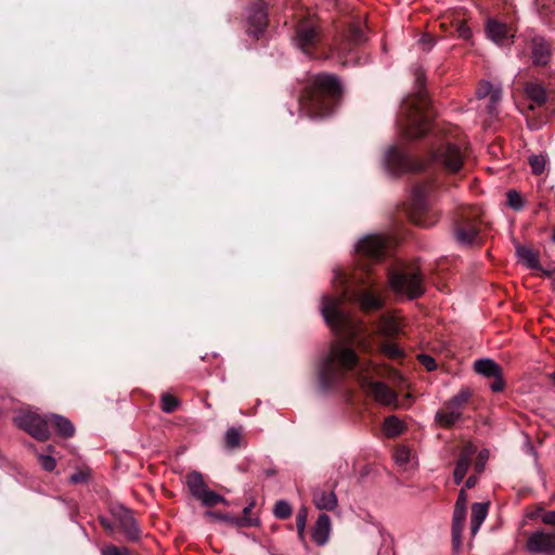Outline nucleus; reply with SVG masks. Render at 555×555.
I'll return each mask as SVG.
<instances>
[{
  "instance_id": "f257e3e1",
  "label": "nucleus",
  "mask_w": 555,
  "mask_h": 555,
  "mask_svg": "<svg viewBox=\"0 0 555 555\" xmlns=\"http://www.w3.org/2000/svg\"><path fill=\"white\" fill-rule=\"evenodd\" d=\"M357 366V380L361 390L367 397L382 405L397 404V393L385 383L373 380L374 376H379V369L371 361L359 363L354 350L340 341L332 346L328 356L322 362L320 367L321 382L325 386H330L343 378L345 371H350Z\"/></svg>"
},
{
  "instance_id": "f03ea898",
  "label": "nucleus",
  "mask_w": 555,
  "mask_h": 555,
  "mask_svg": "<svg viewBox=\"0 0 555 555\" xmlns=\"http://www.w3.org/2000/svg\"><path fill=\"white\" fill-rule=\"evenodd\" d=\"M414 76L418 90L403 101L398 118V127L406 138L423 137L429 130L435 116L430 102L423 90L425 83L423 70L417 68Z\"/></svg>"
},
{
  "instance_id": "7ed1b4c3",
  "label": "nucleus",
  "mask_w": 555,
  "mask_h": 555,
  "mask_svg": "<svg viewBox=\"0 0 555 555\" xmlns=\"http://www.w3.org/2000/svg\"><path fill=\"white\" fill-rule=\"evenodd\" d=\"M340 93L341 85L334 75H314L308 80L300 98V109L310 117L330 115Z\"/></svg>"
},
{
  "instance_id": "20e7f679",
  "label": "nucleus",
  "mask_w": 555,
  "mask_h": 555,
  "mask_svg": "<svg viewBox=\"0 0 555 555\" xmlns=\"http://www.w3.org/2000/svg\"><path fill=\"white\" fill-rule=\"evenodd\" d=\"M341 305L343 298L340 297H323L321 312L326 323L337 335L353 340L361 332V326L341 308Z\"/></svg>"
},
{
  "instance_id": "39448f33",
  "label": "nucleus",
  "mask_w": 555,
  "mask_h": 555,
  "mask_svg": "<svg viewBox=\"0 0 555 555\" xmlns=\"http://www.w3.org/2000/svg\"><path fill=\"white\" fill-rule=\"evenodd\" d=\"M481 211L478 207L463 208L454 225V236L461 245L478 243Z\"/></svg>"
},
{
  "instance_id": "423d86ee",
  "label": "nucleus",
  "mask_w": 555,
  "mask_h": 555,
  "mask_svg": "<svg viewBox=\"0 0 555 555\" xmlns=\"http://www.w3.org/2000/svg\"><path fill=\"white\" fill-rule=\"evenodd\" d=\"M389 285L398 295H405L411 299L424 293L423 278L417 269L403 272L389 271Z\"/></svg>"
},
{
  "instance_id": "0eeeda50",
  "label": "nucleus",
  "mask_w": 555,
  "mask_h": 555,
  "mask_svg": "<svg viewBox=\"0 0 555 555\" xmlns=\"http://www.w3.org/2000/svg\"><path fill=\"white\" fill-rule=\"evenodd\" d=\"M472 392L468 388H462L455 396L444 402L443 408L438 410L435 420L442 427H451L463 417V409L468 402Z\"/></svg>"
},
{
  "instance_id": "6e6552de",
  "label": "nucleus",
  "mask_w": 555,
  "mask_h": 555,
  "mask_svg": "<svg viewBox=\"0 0 555 555\" xmlns=\"http://www.w3.org/2000/svg\"><path fill=\"white\" fill-rule=\"evenodd\" d=\"M429 190L430 185L423 183L414 188L412 195L411 220L424 228H429L437 222L436 216L428 215L427 195Z\"/></svg>"
},
{
  "instance_id": "1a4fd4ad",
  "label": "nucleus",
  "mask_w": 555,
  "mask_h": 555,
  "mask_svg": "<svg viewBox=\"0 0 555 555\" xmlns=\"http://www.w3.org/2000/svg\"><path fill=\"white\" fill-rule=\"evenodd\" d=\"M186 486L191 494L204 506H215L219 503L228 504V501L220 494L208 489L204 482L202 474L192 472L186 475Z\"/></svg>"
},
{
  "instance_id": "9d476101",
  "label": "nucleus",
  "mask_w": 555,
  "mask_h": 555,
  "mask_svg": "<svg viewBox=\"0 0 555 555\" xmlns=\"http://www.w3.org/2000/svg\"><path fill=\"white\" fill-rule=\"evenodd\" d=\"M319 39V26L313 18L309 17L298 23L293 41L304 53L311 54Z\"/></svg>"
},
{
  "instance_id": "9b49d317",
  "label": "nucleus",
  "mask_w": 555,
  "mask_h": 555,
  "mask_svg": "<svg viewBox=\"0 0 555 555\" xmlns=\"http://www.w3.org/2000/svg\"><path fill=\"white\" fill-rule=\"evenodd\" d=\"M14 423L37 440L44 441L50 437L49 415L42 417L35 413H23L14 418Z\"/></svg>"
},
{
  "instance_id": "f8f14e48",
  "label": "nucleus",
  "mask_w": 555,
  "mask_h": 555,
  "mask_svg": "<svg viewBox=\"0 0 555 555\" xmlns=\"http://www.w3.org/2000/svg\"><path fill=\"white\" fill-rule=\"evenodd\" d=\"M435 158L447 171L454 173L462 168L464 155L456 145L448 143L438 149Z\"/></svg>"
},
{
  "instance_id": "ddd939ff",
  "label": "nucleus",
  "mask_w": 555,
  "mask_h": 555,
  "mask_svg": "<svg viewBox=\"0 0 555 555\" xmlns=\"http://www.w3.org/2000/svg\"><path fill=\"white\" fill-rule=\"evenodd\" d=\"M528 552L533 554H553L555 553V531H535L527 541Z\"/></svg>"
},
{
  "instance_id": "4468645a",
  "label": "nucleus",
  "mask_w": 555,
  "mask_h": 555,
  "mask_svg": "<svg viewBox=\"0 0 555 555\" xmlns=\"http://www.w3.org/2000/svg\"><path fill=\"white\" fill-rule=\"evenodd\" d=\"M388 246V238L383 235H367L363 237L357 245L358 253L374 258L380 259Z\"/></svg>"
},
{
  "instance_id": "2eb2a0df",
  "label": "nucleus",
  "mask_w": 555,
  "mask_h": 555,
  "mask_svg": "<svg viewBox=\"0 0 555 555\" xmlns=\"http://www.w3.org/2000/svg\"><path fill=\"white\" fill-rule=\"evenodd\" d=\"M486 31L488 37L496 44H507L514 38V31L507 25L491 20L487 23Z\"/></svg>"
},
{
  "instance_id": "dca6fc26",
  "label": "nucleus",
  "mask_w": 555,
  "mask_h": 555,
  "mask_svg": "<svg viewBox=\"0 0 555 555\" xmlns=\"http://www.w3.org/2000/svg\"><path fill=\"white\" fill-rule=\"evenodd\" d=\"M476 448L472 443H466L462 448L453 473L454 481L456 485H460L463 481L470 466L472 457L474 456Z\"/></svg>"
},
{
  "instance_id": "f3484780",
  "label": "nucleus",
  "mask_w": 555,
  "mask_h": 555,
  "mask_svg": "<svg viewBox=\"0 0 555 555\" xmlns=\"http://www.w3.org/2000/svg\"><path fill=\"white\" fill-rule=\"evenodd\" d=\"M552 56V47L543 37H534L531 46V57L535 65H546Z\"/></svg>"
},
{
  "instance_id": "a211bd4d",
  "label": "nucleus",
  "mask_w": 555,
  "mask_h": 555,
  "mask_svg": "<svg viewBox=\"0 0 555 555\" xmlns=\"http://www.w3.org/2000/svg\"><path fill=\"white\" fill-rule=\"evenodd\" d=\"M331 529L332 525L330 516L326 514H321L318 517L312 530L313 541L320 546L325 545L330 539Z\"/></svg>"
},
{
  "instance_id": "6ab92c4d",
  "label": "nucleus",
  "mask_w": 555,
  "mask_h": 555,
  "mask_svg": "<svg viewBox=\"0 0 555 555\" xmlns=\"http://www.w3.org/2000/svg\"><path fill=\"white\" fill-rule=\"evenodd\" d=\"M478 99H485L489 96L488 112L490 114L495 113L498 103L501 100L502 91L500 88H494L490 82H480L476 91Z\"/></svg>"
},
{
  "instance_id": "aec40b11",
  "label": "nucleus",
  "mask_w": 555,
  "mask_h": 555,
  "mask_svg": "<svg viewBox=\"0 0 555 555\" xmlns=\"http://www.w3.org/2000/svg\"><path fill=\"white\" fill-rule=\"evenodd\" d=\"M357 300L364 311H375L384 305L382 297L371 288L358 292Z\"/></svg>"
},
{
  "instance_id": "412c9836",
  "label": "nucleus",
  "mask_w": 555,
  "mask_h": 555,
  "mask_svg": "<svg viewBox=\"0 0 555 555\" xmlns=\"http://www.w3.org/2000/svg\"><path fill=\"white\" fill-rule=\"evenodd\" d=\"M366 37L361 21H354L349 25L348 31L345 34V43L340 48V52L345 53L348 51L347 44H362L365 42Z\"/></svg>"
},
{
  "instance_id": "4be33fe9",
  "label": "nucleus",
  "mask_w": 555,
  "mask_h": 555,
  "mask_svg": "<svg viewBox=\"0 0 555 555\" xmlns=\"http://www.w3.org/2000/svg\"><path fill=\"white\" fill-rule=\"evenodd\" d=\"M388 165L397 172L413 169L412 160L408 155L397 149H390L387 154Z\"/></svg>"
},
{
  "instance_id": "5701e85b",
  "label": "nucleus",
  "mask_w": 555,
  "mask_h": 555,
  "mask_svg": "<svg viewBox=\"0 0 555 555\" xmlns=\"http://www.w3.org/2000/svg\"><path fill=\"white\" fill-rule=\"evenodd\" d=\"M401 332V323L398 318L391 315H382L377 323L378 335L393 337Z\"/></svg>"
},
{
  "instance_id": "b1692460",
  "label": "nucleus",
  "mask_w": 555,
  "mask_h": 555,
  "mask_svg": "<svg viewBox=\"0 0 555 555\" xmlns=\"http://www.w3.org/2000/svg\"><path fill=\"white\" fill-rule=\"evenodd\" d=\"M313 503L319 509L333 511L337 506V498L333 490L315 489Z\"/></svg>"
},
{
  "instance_id": "393cba45",
  "label": "nucleus",
  "mask_w": 555,
  "mask_h": 555,
  "mask_svg": "<svg viewBox=\"0 0 555 555\" xmlns=\"http://www.w3.org/2000/svg\"><path fill=\"white\" fill-rule=\"evenodd\" d=\"M489 503H474L472 505L470 531L475 535L488 515Z\"/></svg>"
},
{
  "instance_id": "a878e982",
  "label": "nucleus",
  "mask_w": 555,
  "mask_h": 555,
  "mask_svg": "<svg viewBox=\"0 0 555 555\" xmlns=\"http://www.w3.org/2000/svg\"><path fill=\"white\" fill-rule=\"evenodd\" d=\"M525 92L527 96L532 101L529 105L530 109H534L535 106H541L546 101L545 89L537 82H528L525 86Z\"/></svg>"
},
{
  "instance_id": "bb28decb",
  "label": "nucleus",
  "mask_w": 555,
  "mask_h": 555,
  "mask_svg": "<svg viewBox=\"0 0 555 555\" xmlns=\"http://www.w3.org/2000/svg\"><path fill=\"white\" fill-rule=\"evenodd\" d=\"M49 425H52L57 434L64 438H70L75 434V427L72 422L62 415H49Z\"/></svg>"
},
{
  "instance_id": "cd10ccee",
  "label": "nucleus",
  "mask_w": 555,
  "mask_h": 555,
  "mask_svg": "<svg viewBox=\"0 0 555 555\" xmlns=\"http://www.w3.org/2000/svg\"><path fill=\"white\" fill-rule=\"evenodd\" d=\"M475 371L486 377H494L501 375V367L491 359H480L474 364Z\"/></svg>"
},
{
  "instance_id": "c85d7f7f",
  "label": "nucleus",
  "mask_w": 555,
  "mask_h": 555,
  "mask_svg": "<svg viewBox=\"0 0 555 555\" xmlns=\"http://www.w3.org/2000/svg\"><path fill=\"white\" fill-rule=\"evenodd\" d=\"M120 527L124 530V532L132 540H135L139 538L140 532L139 528L137 526V522L131 515L130 511L125 509L122 511L120 518H119Z\"/></svg>"
},
{
  "instance_id": "c756f323",
  "label": "nucleus",
  "mask_w": 555,
  "mask_h": 555,
  "mask_svg": "<svg viewBox=\"0 0 555 555\" xmlns=\"http://www.w3.org/2000/svg\"><path fill=\"white\" fill-rule=\"evenodd\" d=\"M516 254L520 262L527 266L530 269H541L538 258V253L534 250L525 247L517 246Z\"/></svg>"
},
{
  "instance_id": "7c9ffc66",
  "label": "nucleus",
  "mask_w": 555,
  "mask_h": 555,
  "mask_svg": "<svg viewBox=\"0 0 555 555\" xmlns=\"http://www.w3.org/2000/svg\"><path fill=\"white\" fill-rule=\"evenodd\" d=\"M383 430L387 437H397L403 430V422L397 416H388L384 421Z\"/></svg>"
},
{
  "instance_id": "2f4dec72",
  "label": "nucleus",
  "mask_w": 555,
  "mask_h": 555,
  "mask_svg": "<svg viewBox=\"0 0 555 555\" xmlns=\"http://www.w3.org/2000/svg\"><path fill=\"white\" fill-rule=\"evenodd\" d=\"M251 25L257 27V30H262L267 26V12L263 7H256L253 9L251 14L248 16Z\"/></svg>"
},
{
  "instance_id": "473e14b6",
  "label": "nucleus",
  "mask_w": 555,
  "mask_h": 555,
  "mask_svg": "<svg viewBox=\"0 0 555 555\" xmlns=\"http://www.w3.org/2000/svg\"><path fill=\"white\" fill-rule=\"evenodd\" d=\"M242 433L238 428L231 427L224 435V443L228 449H235L241 446Z\"/></svg>"
},
{
  "instance_id": "72a5a7b5",
  "label": "nucleus",
  "mask_w": 555,
  "mask_h": 555,
  "mask_svg": "<svg viewBox=\"0 0 555 555\" xmlns=\"http://www.w3.org/2000/svg\"><path fill=\"white\" fill-rule=\"evenodd\" d=\"M180 401L171 393L164 392L160 397V409L165 413H172L178 409Z\"/></svg>"
},
{
  "instance_id": "f704fd0d",
  "label": "nucleus",
  "mask_w": 555,
  "mask_h": 555,
  "mask_svg": "<svg viewBox=\"0 0 555 555\" xmlns=\"http://www.w3.org/2000/svg\"><path fill=\"white\" fill-rule=\"evenodd\" d=\"M379 350L389 359H400L404 354L403 350L398 345L390 341L380 344Z\"/></svg>"
},
{
  "instance_id": "c9c22d12",
  "label": "nucleus",
  "mask_w": 555,
  "mask_h": 555,
  "mask_svg": "<svg viewBox=\"0 0 555 555\" xmlns=\"http://www.w3.org/2000/svg\"><path fill=\"white\" fill-rule=\"evenodd\" d=\"M205 517L211 521H225V522H229V524L235 525V526L241 525L243 522L237 517H233L229 514H222V513L211 512V511L206 512Z\"/></svg>"
},
{
  "instance_id": "e433bc0d",
  "label": "nucleus",
  "mask_w": 555,
  "mask_h": 555,
  "mask_svg": "<svg viewBox=\"0 0 555 555\" xmlns=\"http://www.w3.org/2000/svg\"><path fill=\"white\" fill-rule=\"evenodd\" d=\"M91 474L92 470L89 467H79L73 475H70L69 482L74 485L87 483L91 478Z\"/></svg>"
},
{
  "instance_id": "4c0bfd02",
  "label": "nucleus",
  "mask_w": 555,
  "mask_h": 555,
  "mask_svg": "<svg viewBox=\"0 0 555 555\" xmlns=\"http://www.w3.org/2000/svg\"><path fill=\"white\" fill-rule=\"evenodd\" d=\"M274 516L279 519H286L292 515V506L286 501H278L274 506Z\"/></svg>"
},
{
  "instance_id": "58836bf2",
  "label": "nucleus",
  "mask_w": 555,
  "mask_h": 555,
  "mask_svg": "<svg viewBox=\"0 0 555 555\" xmlns=\"http://www.w3.org/2000/svg\"><path fill=\"white\" fill-rule=\"evenodd\" d=\"M529 164L534 175H541L546 165V159L542 155H532L529 157Z\"/></svg>"
},
{
  "instance_id": "ea45409f",
  "label": "nucleus",
  "mask_w": 555,
  "mask_h": 555,
  "mask_svg": "<svg viewBox=\"0 0 555 555\" xmlns=\"http://www.w3.org/2000/svg\"><path fill=\"white\" fill-rule=\"evenodd\" d=\"M506 195H507V204L511 208H513L515 210H520L524 207L522 197L517 191L509 190Z\"/></svg>"
},
{
  "instance_id": "a19ab883",
  "label": "nucleus",
  "mask_w": 555,
  "mask_h": 555,
  "mask_svg": "<svg viewBox=\"0 0 555 555\" xmlns=\"http://www.w3.org/2000/svg\"><path fill=\"white\" fill-rule=\"evenodd\" d=\"M466 519V508L455 507L452 518V528L463 529Z\"/></svg>"
},
{
  "instance_id": "79ce46f5",
  "label": "nucleus",
  "mask_w": 555,
  "mask_h": 555,
  "mask_svg": "<svg viewBox=\"0 0 555 555\" xmlns=\"http://www.w3.org/2000/svg\"><path fill=\"white\" fill-rule=\"evenodd\" d=\"M38 461L41 465V467L47 470V472H52L55 469L56 467V461L54 457L50 456V455H43V454H39L38 455Z\"/></svg>"
},
{
  "instance_id": "37998d69",
  "label": "nucleus",
  "mask_w": 555,
  "mask_h": 555,
  "mask_svg": "<svg viewBox=\"0 0 555 555\" xmlns=\"http://www.w3.org/2000/svg\"><path fill=\"white\" fill-rule=\"evenodd\" d=\"M306 521H307V509L301 508L298 511L296 515V527L298 530V534L302 537L306 528Z\"/></svg>"
},
{
  "instance_id": "c03bdc74",
  "label": "nucleus",
  "mask_w": 555,
  "mask_h": 555,
  "mask_svg": "<svg viewBox=\"0 0 555 555\" xmlns=\"http://www.w3.org/2000/svg\"><path fill=\"white\" fill-rule=\"evenodd\" d=\"M411 452L408 448H398L395 452V460L398 464H406L410 461Z\"/></svg>"
},
{
  "instance_id": "a18cd8bd",
  "label": "nucleus",
  "mask_w": 555,
  "mask_h": 555,
  "mask_svg": "<svg viewBox=\"0 0 555 555\" xmlns=\"http://www.w3.org/2000/svg\"><path fill=\"white\" fill-rule=\"evenodd\" d=\"M255 503L254 502H250L244 509H243V514H244V517L243 518H240V520H242L243 522L240 525V526H254L257 524V519H253L250 518L248 515L250 513V511L253 509Z\"/></svg>"
},
{
  "instance_id": "49530a36",
  "label": "nucleus",
  "mask_w": 555,
  "mask_h": 555,
  "mask_svg": "<svg viewBox=\"0 0 555 555\" xmlns=\"http://www.w3.org/2000/svg\"><path fill=\"white\" fill-rule=\"evenodd\" d=\"M420 362L425 366L427 371H434L437 367L436 361L434 358L427 354H421L418 357Z\"/></svg>"
},
{
  "instance_id": "de8ad7c7",
  "label": "nucleus",
  "mask_w": 555,
  "mask_h": 555,
  "mask_svg": "<svg viewBox=\"0 0 555 555\" xmlns=\"http://www.w3.org/2000/svg\"><path fill=\"white\" fill-rule=\"evenodd\" d=\"M456 33H457L459 37H461L463 39H468L472 36L470 28L464 22H460L457 24Z\"/></svg>"
},
{
  "instance_id": "09e8293b",
  "label": "nucleus",
  "mask_w": 555,
  "mask_h": 555,
  "mask_svg": "<svg viewBox=\"0 0 555 555\" xmlns=\"http://www.w3.org/2000/svg\"><path fill=\"white\" fill-rule=\"evenodd\" d=\"M463 529L452 528V543L454 550L459 551L462 545Z\"/></svg>"
},
{
  "instance_id": "8fccbe9b",
  "label": "nucleus",
  "mask_w": 555,
  "mask_h": 555,
  "mask_svg": "<svg viewBox=\"0 0 555 555\" xmlns=\"http://www.w3.org/2000/svg\"><path fill=\"white\" fill-rule=\"evenodd\" d=\"M493 378H494V380L490 384V389L494 392L502 391L505 386L502 374L494 376Z\"/></svg>"
},
{
  "instance_id": "3c124183",
  "label": "nucleus",
  "mask_w": 555,
  "mask_h": 555,
  "mask_svg": "<svg viewBox=\"0 0 555 555\" xmlns=\"http://www.w3.org/2000/svg\"><path fill=\"white\" fill-rule=\"evenodd\" d=\"M488 460V451H481L478 455V459H477V462H476V470L478 473L482 472L483 470V467H485V463L486 461Z\"/></svg>"
},
{
  "instance_id": "603ef678",
  "label": "nucleus",
  "mask_w": 555,
  "mask_h": 555,
  "mask_svg": "<svg viewBox=\"0 0 555 555\" xmlns=\"http://www.w3.org/2000/svg\"><path fill=\"white\" fill-rule=\"evenodd\" d=\"M126 548H118L116 546H108L102 550V555H125Z\"/></svg>"
},
{
  "instance_id": "864d4df0",
  "label": "nucleus",
  "mask_w": 555,
  "mask_h": 555,
  "mask_svg": "<svg viewBox=\"0 0 555 555\" xmlns=\"http://www.w3.org/2000/svg\"><path fill=\"white\" fill-rule=\"evenodd\" d=\"M467 505V495L465 490H461L455 502V507L466 508Z\"/></svg>"
},
{
  "instance_id": "5fc2aeb1",
  "label": "nucleus",
  "mask_w": 555,
  "mask_h": 555,
  "mask_svg": "<svg viewBox=\"0 0 555 555\" xmlns=\"http://www.w3.org/2000/svg\"><path fill=\"white\" fill-rule=\"evenodd\" d=\"M542 521L545 525L555 526V511H548L542 515Z\"/></svg>"
},
{
  "instance_id": "6e6d98bb",
  "label": "nucleus",
  "mask_w": 555,
  "mask_h": 555,
  "mask_svg": "<svg viewBox=\"0 0 555 555\" xmlns=\"http://www.w3.org/2000/svg\"><path fill=\"white\" fill-rule=\"evenodd\" d=\"M476 483H477V477H475V476H469V477L466 479V481H465V487H466L467 489H470V488L475 487V486H476Z\"/></svg>"
},
{
  "instance_id": "4d7b16f0",
  "label": "nucleus",
  "mask_w": 555,
  "mask_h": 555,
  "mask_svg": "<svg viewBox=\"0 0 555 555\" xmlns=\"http://www.w3.org/2000/svg\"><path fill=\"white\" fill-rule=\"evenodd\" d=\"M358 344L364 351H369V349L371 348L366 339H362Z\"/></svg>"
},
{
  "instance_id": "13d9d810",
  "label": "nucleus",
  "mask_w": 555,
  "mask_h": 555,
  "mask_svg": "<svg viewBox=\"0 0 555 555\" xmlns=\"http://www.w3.org/2000/svg\"><path fill=\"white\" fill-rule=\"evenodd\" d=\"M543 271L544 274L546 275H553L555 273V268L554 269H550V270H545V269H541Z\"/></svg>"
},
{
  "instance_id": "bf43d9fd",
  "label": "nucleus",
  "mask_w": 555,
  "mask_h": 555,
  "mask_svg": "<svg viewBox=\"0 0 555 555\" xmlns=\"http://www.w3.org/2000/svg\"><path fill=\"white\" fill-rule=\"evenodd\" d=\"M548 377L555 384V372L551 373Z\"/></svg>"
},
{
  "instance_id": "052dcab7",
  "label": "nucleus",
  "mask_w": 555,
  "mask_h": 555,
  "mask_svg": "<svg viewBox=\"0 0 555 555\" xmlns=\"http://www.w3.org/2000/svg\"><path fill=\"white\" fill-rule=\"evenodd\" d=\"M552 240H553V242H555V230H554V233H553Z\"/></svg>"
}]
</instances>
